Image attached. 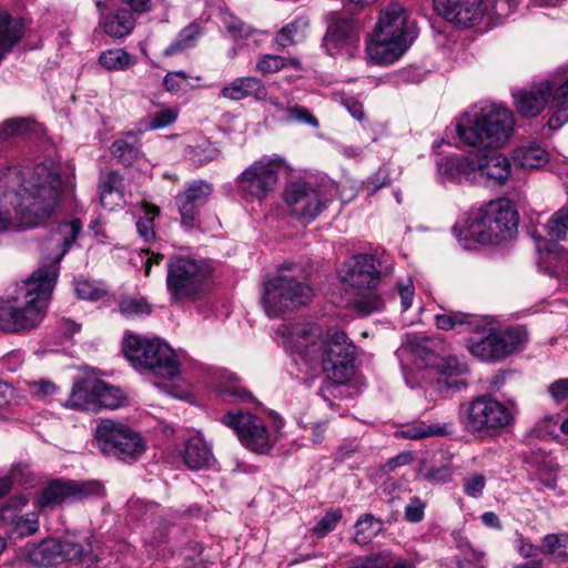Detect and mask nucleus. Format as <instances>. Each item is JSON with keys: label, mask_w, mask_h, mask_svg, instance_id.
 I'll return each instance as SVG.
<instances>
[{"label": "nucleus", "mask_w": 568, "mask_h": 568, "mask_svg": "<svg viewBox=\"0 0 568 568\" xmlns=\"http://www.w3.org/2000/svg\"><path fill=\"white\" fill-rule=\"evenodd\" d=\"M308 20L306 18H297L293 22L283 27L276 34V42L282 48L302 42L307 34Z\"/></svg>", "instance_id": "38"}, {"label": "nucleus", "mask_w": 568, "mask_h": 568, "mask_svg": "<svg viewBox=\"0 0 568 568\" xmlns=\"http://www.w3.org/2000/svg\"><path fill=\"white\" fill-rule=\"evenodd\" d=\"M285 112L287 121L306 123L313 128H317L320 125L317 119L304 106H290L285 109Z\"/></svg>", "instance_id": "57"}, {"label": "nucleus", "mask_w": 568, "mask_h": 568, "mask_svg": "<svg viewBox=\"0 0 568 568\" xmlns=\"http://www.w3.org/2000/svg\"><path fill=\"white\" fill-rule=\"evenodd\" d=\"M517 413L513 402L503 404L489 395L479 396L467 408V428L471 433L497 435L514 424Z\"/></svg>", "instance_id": "11"}, {"label": "nucleus", "mask_w": 568, "mask_h": 568, "mask_svg": "<svg viewBox=\"0 0 568 568\" xmlns=\"http://www.w3.org/2000/svg\"><path fill=\"white\" fill-rule=\"evenodd\" d=\"M548 392L556 403H564L568 399V378H560L549 385Z\"/></svg>", "instance_id": "63"}, {"label": "nucleus", "mask_w": 568, "mask_h": 568, "mask_svg": "<svg viewBox=\"0 0 568 568\" xmlns=\"http://www.w3.org/2000/svg\"><path fill=\"white\" fill-rule=\"evenodd\" d=\"M384 302L375 292L368 291L355 301V308L362 315H368L383 308Z\"/></svg>", "instance_id": "53"}, {"label": "nucleus", "mask_w": 568, "mask_h": 568, "mask_svg": "<svg viewBox=\"0 0 568 568\" xmlns=\"http://www.w3.org/2000/svg\"><path fill=\"white\" fill-rule=\"evenodd\" d=\"M286 59L280 55L266 54L257 62V70L264 73L276 72L284 68Z\"/></svg>", "instance_id": "59"}, {"label": "nucleus", "mask_w": 568, "mask_h": 568, "mask_svg": "<svg viewBox=\"0 0 568 568\" xmlns=\"http://www.w3.org/2000/svg\"><path fill=\"white\" fill-rule=\"evenodd\" d=\"M416 37L408 10L393 1L381 8L366 45L369 60L377 64L393 63L410 47Z\"/></svg>", "instance_id": "5"}, {"label": "nucleus", "mask_w": 568, "mask_h": 568, "mask_svg": "<svg viewBox=\"0 0 568 568\" xmlns=\"http://www.w3.org/2000/svg\"><path fill=\"white\" fill-rule=\"evenodd\" d=\"M93 442L102 454L128 463L138 460L146 448L145 440L138 432L111 418L98 422Z\"/></svg>", "instance_id": "9"}, {"label": "nucleus", "mask_w": 568, "mask_h": 568, "mask_svg": "<svg viewBox=\"0 0 568 568\" xmlns=\"http://www.w3.org/2000/svg\"><path fill=\"white\" fill-rule=\"evenodd\" d=\"M60 194L61 176L52 161L0 170V232L13 219L22 229L44 223L57 209Z\"/></svg>", "instance_id": "3"}, {"label": "nucleus", "mask_w": 568, "mask_h": 568, "mask_svg": "<svg viewBox=\"0 0 568 568\" xmlns=\"http://www.w3.org/2000/svg\"><path fill=\"white\" fill-rule=\"evenodd\" d=\"M547 233L555 240H562L568 232V206L556 211L546 224Z\"/></svg>", "instance_id": "47"}, {"label": "nucleus", "mask_w": 568, "mask_h": 568, "mask_svg": "<svg viewBox=\"0 0 568 568\" xmlns=\"http://www.w3.org/2000/svg\"><path fill=\"white\" fill-rule=\"evenodd\" d=\"M383 529V523L371 514L361 516L355 524L354 541L368 545Z\"/></svg>", "instance_id": "39"}, {"label": "nucleus", "mask_w": 568, "mask_h": 568, "mask_svg": "<svg viewBox=\"0 0 568 568\" xmlns=\"http://www.w3.org/2000/svg\"><path fill=\"white\" fill-rule=\"evenodd\" d=\"M565 539H568V535H559V534H548L542 538V547H540V552L549 556L556 557L560 561L568 560V554L565 550H557L559 548L566 547Z\"/></svg>", "instance_id": "49"}, {"label": "nucleus", "mask_w": 568, "mask_h": 568, "mask_svg": "<svg viewBox=\"0 0 568 568\" xmlns=\"http://www.w3.org/2000/svg\"><path fill=\"white\" fill-rule=\"evenodd\" d=\"M314 290L293 276L276 275L263 284L261 303L268 317H280L287 311L308 304Z\"/></svg>", "instance_id": "10"}, {"label": "nucleus", "mask_w": 568, "mask_h": 568, "mask_svg": "<svg viewBox=\"0 0 568 568\" xmlns=\"http://www.w3.org/2000/svg\"><path fill=\"white\" fill-rule=\"evenodd\" d=\"M28 499L23 495L11 498L1 509V518L10 520V534L16 537H26L38 530V515L34 513L23 516L16 515L14 509L22 508L27 505Z\"/></svg>", "instance_id": "23"}, {"label": "nucleus", "mask_w": 568, "mask_h": 568, "mask_svg": "<svg viewBox=\"0 0 568 568\" xmlns=\"http://www.w3.org/2000/svg\"><path fill=\"white\" fill-rule=\"evenodd\" d=\"M343 514L339 509L326 513L313 528V534L317 538H323L335 529L341 521Z\"/></svg>", "instance_id": "54"}, {"label": "nucleus", "mask_w": 568, "mask_h": 568, "mask_svg": "<svg viewBox=\"0 0 568 568\" xmlns=\"http://www.w3.org/2000/svg\"><path fill=\"white\" fill-rule=\"evenodd\" d=\"M440 175L450 181L462 179L475 181V154L471 152L466 156H446L437 164Z\"/></svg>", "instance_id": "26"}, {"label": "nucleus", "mask_w": 568, "mask_h": 568, "mask_svg": "<svg viewBox=\"0 0 568 568\" xmlns=\"http://www.w3.org/2000/svg\"><path fill=\"white\" fill-rule=\"evenodd\" d=\"M82 231L79 219L60 223L43 243V264L19 287V296L0 301V331L9 334L26 333L39 327L45 317L48 303L54 288L59 264Z\"/></svg>", "instance_id": "2"}, {"label": "nucleus", "mask_w": 568, "mask_h": 568, "mask_svg": "<svg viewBox=\"0 0 568 568\" xmlns=\"http://www.w3.org/2000/svg\"><path fill=\"white\" fill-rule=\"evenodd\" d=\"M95 410L116 409L122 407L126 402L125 393L113 385H110L101 379H98Z\"/></svg>", "instance_id": "33"}, {"label": "nucleus", "mask_w": 568, "mask_h": 568, "mask_svg": "<svg viewBox=\"0 0 568 568\" xmlns=\"http://www.w3.org/2000/svg\"><path fill=\"white\" fill-rule=\"evenodd\" d=\"M416 354L420 357L427 367L435 368L442 376H463L468 372L467 364L460 361L458 357H439L437 354L429 351L427 346H418L416 348Z\"/></svg>", "instance_id": "24"}, {"label": "nucleus", "mask_w": 568, "mask_h": 568, "mask_svg": "<svg viewBox=\"0 0 568 568\" xmlns=\"http://www.w3.org/2000/svg\"><path fill=\"white\" fill-rule=\"evenodd\" d=\"M221 422L233 429L241 444L253 453L267 455L276 444V436L268 432L260 417L251 413L229 412Z\"/></svg>", "instance_id": "14"}, {"label": "nucleus", "mask_w": 568, "mask_h": 568, "mask_svg": "<svg viewBox=\"0 0 568 568\" xmlns=\"http://www.w3.org/2000/svg\"><path fill=\"white\" fill-rule=\"evenodd\" d=\"M191 80L200 82L201 77H191L184 71H170L163 78V87L171 94L182 95L197 87L191 83Z\"/></svg>", "instance_id": "40"}, {"label": "nucleus", "mask_w": 568, "mask_h": 568, "mask_svg": "<svg viewBox=\"0 0 568 568\" xmlns=\"http://www.w3.org/2000/svg\"><path fill=\"white\" fill-rule=\"evenodd\" d=\"M425 478L433 484L447 483L452 478V469L446 465L434 467L425 473Z\"/></svg>", "instance_id": "62"}, {"label": "nucleus", "mask_w": 568, "mask_h": 568, "mask_svg": "<svg viewBox=\"0 0 568 568\" xmlns=\"http://www.w3.org/2000/svg\"><path fill=\"white\" fill-rule=\"evenodd\" d=\"M353 568H413V566L405 560L393 562L389 552H379L354 559Z\"/></svg>", "instance_id": "42"}, {"label": "nucleus", "mask_w": 568, "mask_h": 568, "mask_svg": "<svg viewBox=\"0 0 568 568\" xmlns=\"http://www.w3.org/2000/svg\"><path fill=\"white\" fill-rule=\"evenodd\" d=\"M106 34L114 38L128 36L134 27V19L129 10L121 9L113 14L106 16L102 22Z\"/></svg>", "instance_id": "34"}, {"label": "nucleus", "mask_w": 568, "mask_h": 568, "mask_svg": "<svg viewBox=\"0 0 568 568\" xmlns=\"http://www.w3.org/2000/svg\"><path fill=\"white\" fill-rule=\"evenodd\" d=\"M219 394L229 403H252L253 394L239 383V377L233 373H226L219 385Z\"/></svg>", "instance_id": "31"}, {"label": "nucleus", "mask_w": 568, "mask_h": 568, "mask_svg": "<svg viewBox=\"0 0 568 568\" xmlns=\"http://www.w3.org/2000/svg\"><path fill=\"white\" fill-rule=\"evenodd\" d=\"M212 190L210 183L200 180L192 182L178 194L176 205L184 226L189 227L194 224L199 209L206 203Z\"/></svg>", "instance_id": "21"}, {"label": "nucleus", "mask_w": 568, "mask_h": 568, "mask_svg": "<svg viewBox=\"0 0 568 568\" xmlns=\"http://www.w3.org/2000/svg\"><path fill=\"white\" fill-rule=\"evenodd\" d=\"M382 270V262L377 256L357 254L344 263L339 277L345 285L354 290H369L379 283Z\"/></svg>", "instance_id": "17"}, {"label": "nucleus", "mask_w": 568, "mask_h": 568, "mask_svg": "<svg viewBox=\"0 0 568 568\" xmlns=\"http://www.w3.org/2000/svg\"><path fill=\"white\" fill-rule=\"evenodd\" d=\"M123 352L135 369L149 371L165 379L174 378L180 373L174 351L160 338L129 334L123 342Z\"/></svg>", "instance_id": "8"}, {"label": "nucleus", "mask_w": 568, "mask_h": 568, "mask_svg": "<svg viewBox=\"0 0 568 568\" xmlns=\"http://www.w3.org/2000/svg\"><path fill=\"white\" fill-rule=\"evenodd\" d=\"M283 200L292 215L303 222H311L326 209L332 197L324 190L316 189L308 182L298 181L285 187Z\"/></svg>", "instance_id": "16"}, {"label": "nucleus", "mask_w": 568, "mask_h": 568, "mask_svg": "<svg viewBox=\"0 0 568 568\" xmlns=\"http://www.w3.org/2000/svg\"><path fill=\"white\" fill-rule=\"evenodd\" d=\"M223 23L225 24L227 31L234 39L246 38L251 34L252 29L250 26L245 24L236 17L229 12H224L222 16Z\"/></svg>", "instance_id": "56"}, {"label": "nucleus", "mask_w": 568, "mask_h": 568, "mask_svg": "<svg viewBox=\"0 0 568 568\" xmlns=\"http://www.w3.org/2000/svg\"><path fill=\"white\" fill-rule=\"evenodd\" d=\"M500 345L499 335L489 334L484 337H471L468 349L483 362H497L505 358Z\"/></svg>", "instance_id": "29"}, {"label": "nucleus", "mask_w": 568, "mask_h": 568, "mask_svg": "<svg viewBox=\"0 0 568 568\" xmlns=\"http://www.w3.org/2000/svg\"><path fill=\"white\" fill-rule=\"evenodd\" d=\"M486 485V478L481 474H474L465 479L464 491L470 497L481 495Z\"/></svg>", "instance_id": "61"}, {"label": "nucleus", "mask_w": 568, "mask_h": 568, "mask_svg": "<svg viewBox=\"0 0 568 568\" xmlns=\"http://www.w3.org/2000/svg\"><path fill=\"white\" fill-rule=\"evenodd\" d=\"M181 457L190 470H205L216 464L212 445L200 433L185 440Z\"/></svg>", "instance_id": "22"}, {"label": "nucleus", "mask_w": 568, "mask_h": 568, "mask_svg": "<svg viewBox=\"0 0 568 568\" xmlns=\"http://www.w3.org/2000/svg\"><path fill=\"white\" fill-rule=\"evenodd\" d=\"M513 160L519 168L532 170L542 168L548 162L549 155L541 144L531 142L516 149Z\"/></svg>", "instance_id": "30"}, {"label": "nucleus", "mask_w": 568, "mask_h": 568, "mask_svg": "<svg viewBox=\"0 0 568 568\" xmlns=\"http://www.w3.org/2000/svg\"><path fill=\"white\" fill-rule=\"evenodd\" d=\"M356 34V26L352 19L337 18L328 27L325 36V44H342L351 41Z\"/></svg>", "instance_id": "37"}, {"label": "nucleus", "mask_w": 568, "mask_h": 568, "mask_svg": "<svg viewBox=\"0 0 568 568\" xmlns=\"http://www.w3.org/2000/svg\"><path fill=\"white\" fill-rule=\"evenodd\" d=\"M513 97L517 112L524 118L538 115L551 98L556 111L547 122L548 128L557 130L568 122V75L561 80L541 81L514 92Z\"/></svg>", "instance_id": "7"}, {"label": "nucleus", "mask_w": 568, "mask_h": 568, "mask_svg": "<svg viewBox=\"0 0 568 568\" xmlns=\"http://www.w3.org/2000/svg\"><path fill=\"white\" fill-rule=\"evenodd\" d=\"M98 379H80L74 383L67 406L81 410L95 412Z\"/></svg>", "instance_id": "28"}, {"label": "nucleus", "mask_w": 568, "mask_h": 568, "mask_svg": "<svg viewBox=\"0 0 568 568\" xmlns=\"http://www.w3.org/2000/svg\"><path fill=\"white\" fill-rule=\"evenodd\" d=\"M513 112L501 104L481 101L474 104L458 120L457 135L465 144L478 151L505 146L514 134Z\"/></svg>", "instance_id": "4"}, {"label": "nucleus", "mask_w": 568, "mask_h": 568, "mask_svg": "<svg viewBox=\"0 0 568 568\" xmlns=\"http://www.w3.org/2000/svg\"><path fill=\"white\" fill-rule=\"evenodd\" d=\"M425 503L418 498H410L405 507V518L409 523H419L424 518Z\"/></svg>", "instance_id": "58"}, {"label": "nucleus", "mask_w": 568, "mask_h": 568, "mask_svg": "<svg viewBox=\"0 0 568 568\" xmlns=\"http://www.w3.org/2000/svg\"><path fill=\"white\" fill-rule=\"evenodd\" d=\"M280 168L281 162L276 159L254 161L236 179L240 192L246 199H266L277 187Z\"/></svg>", "instance_id": "15"}, {"label": "nucleus", "mask_w": 568, "mask_h": 568, "mask_svg": "<svg viewBox=\"0 0 568 568\" xmlns=\"http://www.w3.org/2000/svg\"><path fill=\"white\" fill-rule=\"evenodd\" d=\"M266 95V88L254 77L236 78L221 90V97L232 101H240L248 97L264 100Z\"/></svg>", "instance_id": "25"}, {"label": "nucleus", "mask_w": 568, "mask_h": 568, "mask_svg": "<svg viewBox=\"0 0 568 568\" xmlns=\"http://www.w3.org/2000/svg\"><path fill=\"white\" fill-rule=\"evenodd\" d=\"M278 333L283 347L296 363L301 361L326 373L328 379L320 389L325 400L351 395L347 382L355 374L356 347L344 332H325L315 323L297 322L283 325Z\"/></svg>", "instance_id": "1"}, {"label": "nucleus", "mask_w": 568, "mask_h": 568, "mask_svg": "<svg viewBox=\"0 0 568 568\" xmlns=\"http://www.w3.org/2000/svg\"><path fill=\"white\" fill-rule=\"evenodd\" d=\"M166 290L171 303L194 298L206 278L205 265L190 257L173 256L166 265Z\"/></svg>", "instance_id": "13"}, {"label": "nucleus", "mask_w": 568, "mask_h": 568, "mask_svg": "<svg viewBox=\"0 0 568 568\" xmlns=\"http://www.w3.org/2000/svg\"><path fill=\"white\" fill-rule=\"evenodd\" d=\"M435 324L439 329H454L457 327H465L473 331L479 327L476 316L463 312H445L435 315Z\"/></svg>", "instance_id": "35"}, {"label": "nucleus", "mask_w": 568, "mask_h": 568, "mask_svg": "<svg viewBox=\"0 0 568 568\" xmlns=\"http://www.w3.org/2000/svg\"><path fill=\"white\" fill-rule=\"evenodd\" d=\"M220 150L213 143L207 140L189 145L184 150L185 158L194 165L201 166L207 162L214 161L220 156Z\"/></svg>", "instance_id": "41"}, {"label": "nucleus", "mask_w": 568, "mask_h": 568, "mask_svg": "<svg viewBox=\"0 0 568 568\" xmlns=\"http://www.w3.org/2000/svg\"><path fill=\"white\" fill-rule=\"evenodd\" d=\"M463 549V559L456 560L457 568H487L486 554L475 549L468 542L459 545Z\"/></svg>", "instance_id": "48"}, {"label": "nucleus", "mask_w": 568, "mask_h": 568, "mask_svg": "<svg viewBox=\"0 0 568 568\" xmlns=\"http://www.w3.org/2000/svg\"><path fill=\"white\" fill-rule=\"evenodd\" d=\"M31 130V122L27 119H9L0 124V144L14 138L22 136Z\"/></svg>", "instance_id": "46"}, {"label": "nucleus", "mask_w": 568, "mask_h": 568, "mask_svg": "<svg viewBox=\"0 0 568 568\" xmlns=\"http://www.w3.org/2000/svg\"><path fill=\"white\" fill-rule=\"evenodd\" d=\"M123 192V178L115 171H110L101 178L100 192Z\"/></svg>", "instance_id": "60"}, {"label": "nucleus", "mask_w": 568, "mask_h": 568, "mask_svg": "<svg viewBox=\"0 0 568 568\" xmlns=\"http://www.w3.org/2000/svg\"><path fill=\"white\" fill-rule=\"evenodd\" d=\"M178 110L173 108H165L149 116V121L145 124L146 129L155 130L169 126L178 118Z\"/></svg>", "instance_id": "55"}, {"label": "nucleus", "mask_w": 568, "mask_h": 568, "mask_svg": "<svg viewBox=\"0 0 568 568\" xmlns=\"http://www.w3.org/2000/svg\"><path fill=\"white\" fill-rule=\"evenodd\" d=\"M511 176V163L501 153L479 151L475 154V182L484 185L501 186Z\"/></svg>", "instance_id": "20"}, {"label": "nucleus", "mask_w": 568, "mask_h": 568, "mask_svg": "<svg viewBox=\"0 0 568 568\" xmlns=\"http://www.w3.org/2000/svg\"><path fill=\"white\" fill-rule=\"evenodd\" d=\"M119 311L128 318H136L150 315L152 305L144 297L125 295L119 300Z\"/></svg>", "instance_id": "43"}, {"label": "nucleus", "mask_w": 568, "mask_h": 568, "mask_svg": "<svg viewBox=\"0 0 568 568\" xmlns=\"http://www.w3.org/2000/svg\"><path fill=\"white\" fill-rule=\"evenodd\" d=\"M200 36V28L195 23L186 26L176 36L174 41L164 50L165 55H173L195 45Z\"/></svg>", "instance_id": "44"}, {"label": "nucleus", "mask_w": 568, "mask_h": 568, "mask_svg": "<svg viewBox=\"0 0 568 568\" xmlns=\"http://www.w3.org/2000/svg\"><path fill=\"white\" fill-rule=\"evenodd\" d=\"M100 202L104 209L112 211L115 207L121 206L123 202V192L101 191Z\"/></svg>", "instance_id": "64"}, {"label": "nucleus", "mask_w": 568, "mask_h": 568, "mask_svg": "<svg viewBox=\"0 0 568 568\" xmlns=\"http://www.w3.org/2000/svg\"><path fill=\"white\" fill-rule=\"evenodd\" d=\"M136 138L133 133H129L126 139L116 140L111 148V152L114 156L121 159L122 162H131L136 153L138 149L134 145Z\"/></svg>", "instance_id": "51"}, {"label": "nucleus", "mask_w": 568, "mask_h": 568, "mask_svg": "<svg viewBox=\"0 0 568 568\" xmlns=\"http://www.w3.org/2000/svg\"><path fill=\"white\" fill-rule=\"evenodd\" d=\"M23 34V20L0 11V62L21 41Z\"/></svg>", "instance_id": "27"}, {"label": "nucleus", "mask_w": 568, "mask_h": 568, "mask_svg": "<svg viewBox=\"0 0 568 568\" xmlns=\"http://www.w3.org/2000/svg\"><path fill=\"white\" fill-rule=\"evenodd\" d=\"M159 213L160 209L158 206L145 204V216L136 222L138 232L145 242H151L155 237L153 219Z\"/></svg>", "instance_id": "52"}, {"label": "nucleus", "mask_w": 568, "mask_h": 568, "mask_svg": "<svg viewBox=\"0 0 568 568\" xmlns=\"http://www.w3.org/2000/svg\"><path fill=\"white\" fill-rule=\"evenodd\" d=\"M99 63L108 71H126L138 63V58L124 49L113 48L100 53Z\"/></svg>", "instance_id": "32"}, {"label": "nucleus", "mask_w": 568, "mask_h": 568, "mask_svg": "<svg viewBox=\"0 0 568 568\" xmlns=\"http://www.w3.org/2000/svg\"><path fill=\"white\" fill-rule=\"evenodd\" d=\"M498 335L504 357L521 349L528 339L526 329L519 326L506 329Z\"/></svg>", "instance_id": "45"}, {"label": "nucleus", "mask_w": 568, "mask_h": 568, "mask_svg": "<svg viewBox=\"0 0 568 568\" xmlns=\"http://www.w3.org/2000/svg\"><path fill=\"white\" fill-rule=\"evenodd\" d=\"M23 556L32 564L42 566L67 564V568H91L93 556L80 544L70 540L45 539L40 544L27 545Z\"/></svg>", "instance_id": "12"}, {"label": "nucleus", "mask_w": 568, "mask_h": 568, "mask_svg": "<svg viewBox=\"0 0 568 568\" xmlns=\"http://www.w3.org/2000/svg\"><path fill=\"white\" fill-rule=\"evenodd\" d=\"M516 211L507 199L490 201L459 220L453 231L465 248L495 244L510 237L517 229Z\"/></svg>", "instance_id": "6"}, {"label": "nucleus", "mask_w": 568, "mask_h": 568, "mask_svg": "<svg viewBox=\"0 0 568 568\" xmlns=\"http://www.w3.org/2000/svg\"><path fill=\"white\" fill-rule=\"evenodd\" d=\"M453 433V424L429 425L425 422H417L408 425L400 432V435L408 439H423L432 436H445Z\"/></svg>", "instance_id": "36"}, {"label": "nucleus", "mask_w": 568, "mask_h": 568, "mask_svg": "<svg viewBox=\"0 0 568 568\" xmlns=\"http://www.w3.org/2000/svg\"><path fill=\"white\" fill-rule=\"evenodd\" d=\"M100 490L101 485L98 481L79 483L55 479L43 488L38 504L42 508L54 507L67 501L79 500L90 495L99 494Z\"/></svg>", "instance_id": "18"}, {"label": "nucleus", "mask_w": 568, "mask_h": 568, "mask_svg": "<svg viewBox=\"0 0 568 568\" xmlns=\"http://www.w3.org/2000/svg\"><path fill=\"white\" fill-rule=\"evenodd\" d=\"M74 290L79 298L88 301H98L106 294L100 284L85 278H77L74 281Z\"/></svg>", "instance_id": "50"}, {"label": "nucleus", "mask_w": 568, "mask_h": 568, "mask_svg": "<svg viewBox=\"0 0 568 568\" xmlns=\"http://www.w3.org/2000/svg\"><path fill=\"white\" fill-rule=\"evenodd\" d=\"M433 4L447 22L460 28L478 24L487 10L484 0H434Z\"/></svg>", "instance_id": "19"}]
</instances>
